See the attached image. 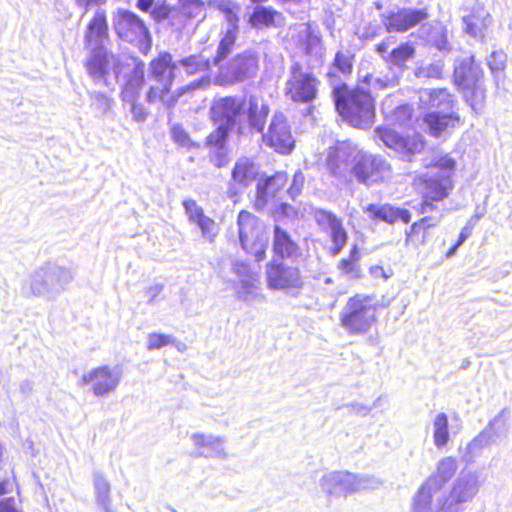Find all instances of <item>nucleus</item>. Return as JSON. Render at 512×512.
I'll list each match as a JSON object with an SVG mask.
<instances>
[{
    "mask_svg": "<svg viewBox=\"0 0 512 512\" xmlns=\"http://www.w3.org/2000/svg\"><path fill=\"white\" fill-rule=\"evenodd\" d=\"M0 512H20L16 506L15 501L12 497L6 498L0 501Z\"/></svg>",
    "mask_w": 512,
    "mask_h": 512,
    "instance_id": "obj_50",
    "label": "nucleus"
},
{
    "mask_svg": "<svg viewBox=\"0 0 512 512\" xmlns=\"http://www.w3.org/2000/svg\"><path fill=\"white\" fill-rule=\"evenodd\" d=\"M128 104L131 106V112L136 121H144L146 119L147 111L143 105L137 103V101Z\"/></svg>",
    "mask_w": 512,
    "mask_h": 512,
    "instance_id": "obj_47",
    "label": "nucleus"
},
{
    "mask_svg": "<svg viewBox=\"0 0 512 512\" xmlns=\"http://www.w3.org/2000/svg\"><path fill=\"white\" fill-rule=\"evenodd\" d=\"M173 8L165 2L160 3L148 11L155 21H163L170 17Z\"/></svg>",
    "mask_w": 512,
    "mask_h": 512,
    "instance_id": "obj_41",
    "label": "nucleus"
},
{
    "mask_svg": "<svg viewBox=\"0 0 512 512\" xmlns=\"http://www.w3.org/2000/svg\"><path fill=\"white\" fill-rule=\"evenodd\" d=\"M435 226L431 223V217L420 218L406 232L405 244L416 249L426 245L431 236L430 230Z\"/></svg>",
    "mask_w": 512,
    "mask_h": 512,
    "instance_id": "obj_24",
    "label": "nucleus"
},
{
    "mask_svg": "<svg viewBox=\"0 0 512 512\" xmlns=\"http://www.w3.org/2000/svg\"><path fill=\"white\" fill-rule=\"evenodd\" d=\"M176 10L184 22L196 19L204 14L203 0H177Z\"/></svg>",
    "mask_w": 512,
    "mask_h": 512,
    "instance_id": "obj_31",
    "label": "nucleus"
},
{
    "mask_svg": "<svg viewBox=\"0 0 512 512\" xmlns=\"http://www.w3.org/2000/svg\"><path fill=\"white\" fill-rule=\"evenodd\" d=\"M365 211L372 220H380L388 224H394L398 221L408 224L412 219V214L408 209L394 207L391 204H369Z\"/></svg>",
    "mask_w": 512,
    "mask_h": 512,
    "instance_id": "obj_21",
    "label": "nucleus"
},
{
    "mask_svg": "<svg viewBox=\"0 0 512 512\" xmlns=\"http://www.w3.org/2000/svg\"><path fill=\"white\" fill-rule=\"evenodd\" d=\"M316 221L323 230L329 232L333 243L330 248V254L334 256L339 254L348 240V234L341 220L330 211L320 210L316 213Z\"/></svg>",
    "mask_w": 512,
    "mask_h": 512,
    "instance_id": "obj_18",
    "label": "nucleus"
},
{
    "mask_svg": "<svg viewBox=\"0 0 512 512\" xmlns=\"http://www.w3.org/2000/svg\"><path fill=\"white\" fill-rule=\"evenodd\" d=\"M273 234L272 251L274 257L272 259L285 260L300 254L298 244L287 231L276 225L274 226Z\"/></svg>",
    "mask_w": 512,
    "mask_h": 512,
    "instance_id": "obj_22",
    "label": "nucleus"
},
{
    "mask_svg": "<svg viewBox=\"0 0 512 512\" xmlns=\"http://www.w3.org/2000/svg\"><path fill=\"white\" fill-rule=\"evenodd\" d=\"M92 98V105L95 106V108L107 111L111 107L112 100L109 96H107L104 93H94L91 96Z\"/></svg>",
    "mask_w": 512,
    "mask_h": 512,
    "instance_id": "obj_43",
    "label": "nucleus"
},
{
    "mask_svg": "<svg viewBox=\"0 0 512 512\" xmlns=\"http://www.w3.org/2000/svg\"><path fill=\"white\" fill-rule=\"evenodd\" d=\"M282 13L265 6H256L249 16V24L256 29L276 26L277 20H282Z\"/></svg>",
    "mask_w": 512,
    "mask_h": 512,
    "instance_id": "obj_27",
    "label": "nucleus"
},
{
    "mask_svg": "<svg viewBox=\"0 0 512 512\" xmlns=\"http://www.w3.org/2000/svg\"><path fill=\"white\" fill-rule=\"evenodd\" d=\"M194 224L199 227L202 235L208 238L210 241H213L219 232V226L217 223L205 214L197 219Z\"/></svg>",
    "mask_w": 512,
    "mask_h": 512,
    "instance_id": "obj_35",
    "label": "nucleus"
},
{
    "mask_svg": "<svg viewBox=\"0 0 512 512\" xmlns=\"http://www.w3.org/2000/svg\"><path fill=\"white\" fill-rule=\"evenodd\" d=\"M265 281L269 290L293 295L305 286V277L300 267L281 259H271L266 264Z\"/></svg>",
    "mask_w": 512,
    "mask_h": 512,
    "instance_id": "obj_6",
    "label": "nucleus"
},
{
    "mask_svg": "<svg viewBox=\"0 0 512 512\" xmlns=\"http://www.w3.org/2000/svg\"><path fill=\"white\" fill-rule=\"evenodd\" d=\"M183 207L185 209V213L188 217V220L192 223H194L203 214H205L203 208L199 206L197 202L193 199L184 200Z\"/></svg>",
    "mask_w": 512,
    "mask_h": 512,
    "instance_id": "obj_40",
    "label": "nucleus"
},
{
    "mask_svg": "<svg viewBox=\"0 0 512 512\" xmlns=\"http://www.w3.org/2000/svg\"><path fill=\"white\" fill-rule=\"evenodd\" d=\"M507 56L503 51H494L487 60L491 72L498 77L505 68Z\"/></svg>",
    "mask_w": 512,
    "mask_h": 512,
    "instance_id": "obj_39",
    "label": "nucleus"
},
{
    "mask_svg": "<svg viewBox=\"0 0 512 512\" xmlns=\"http://www.w3.org/2000/svg\"><path fill=\"white\" fill-rule=\"evenodd\" d=\"M243 104V99L236 96H224L213 100L209 117L218 126L206 137V147L222 149L226 146L230 132H235L238 137L246 135L245 125L239 121Z\"/></svg>",
    "mask_w": 512,
    "mask_h": 512,
    "instance_id": "obj_2",
    "label": "nucleus"
},
{
    "mask_svg": "<svg viewBox=\"0 0 512 512\" xmlns=\"http://www.w3.org/2000/svg\"><path fill=\"white\" fill-rule=\"evenodd\" d=\"M414 53L415 49L410 43H402L385 57V61L396 66H402L407 60L413 57Z\"/></svg>",
    "mask_w": 512,
    "mask_h": 512,
    "instance_id": "obj_33",
    "label": "nucleus"
},
{
    "mask_svg": "<svg viewBox=\"0 0 512 512\" xmlns=\"http://www.w3.org/2000/svg\"><path fill=\"white\" fill-rule=\"evenodd\" d=\"M439 469H445L448 472H450V474H453L455 470V463L453 460L450 459L444 460L441 462Z\"/></svg>",
    "mask_w": 512,
    "mask_h": 512,
    "instance_id": "obj_59",
    "label": "nucleus"
},
{
    "mask_svg": "<svg viewBox=\"0 0 512 512\" xmlns=\"http://www.w3.org/2000/svg\"><path fill=\"white\" fill-rule=\"evenodd\" d=\"M349 173L358 183L371 187L386 182L392 175V167L381 156L360 151L353 158Z\"/></svg>",
    "mask_w": 512,
    "mask_h": 512,
    "instance_id": "obj_10",
    "label": "nucleus"
},
{
    "mask_svg": "<svg viewBox=\"0 0 512 512\" xmlns=\"http://www.w3.org/2000/svg\"><path fill=\"white\" fill-rule=\"evenodd\" d=\"M449 440L448 417L440 413L434 420V443L437 447H443Z\"/></svg>",
    "mask_w": 512,
    "mask_h": 512,
    "instance_id": "obj_34",
    "label": "nucleus"
},
{
    "mask_svg": "<svg viewBox=\"0 0 512 512\" xmlns=\"http://www.w3.org/2000/svg\"><path fill=\"white\" fill-rule=\"evenodd\" d=\"M264 143L282 155L290 154L295 148L290 125L282 115H274L268 131L262 135Z\"/></svg>",
    "mask_w": 512,
    "mask_h": 512,
    "instance_id": "obj_13",
    "label": "nucleus"
},
{
    "mask_svg": "<svg viewBox=\"0 0 512 512\" xmlns=\"http://www.w3.org/2000/svg\"><path fill=\"white\" fill-rule=\"evenodd\" d=\"M371 295L356 293L348 298L340 314V324L350 335L367 333L377 322L378 305L372 303Z\"/></svg>",
    "mask_w": 512,
    "mask_h": 512,
    "instance_id": "obj_5",
    "label": "nucleus"
},
{
    "mask_svg": "<svg viewBox=\"0 0 512 512\" xmlns=\"http://www.w3.org/2000/svg\"><path fill=\"white\" fill-rule=\"evenodd\" d=\"M120 373L102 365L84 373L80 378L82 385H88L94 395L104 396L114 391L120 382Z\"/></svg>",
    "mask_w": 512,
    "mask_h": 512,
    "instance_id": "obj_14",
    "label": "nucleus"
},
{
    "mask_svg": "<svg viewBox=\"0 0 512 512\" xmlns=\"http://www.w3.org/2000/svg\"><path fill=\"white\" fill-rule=\"evenodd\" d=\"M361 251L357 245H353L346 258H342L338 264L337 269L342 274L351 279H359L362 277V270L360 266Z\"/></svg>",
    "mask_w": 512,
    "mask_h": 512,
    "instance_id": "obj_28",
    "label": "nucleus"
},
{
    "mask_svg": "<svg viewBox=\"0 0 512 512\" xmlns=\"http://www.w3.org/2000/svg\"><path fill=\"white\" fill-rule=\"evenodd\" d=\"M430 97L433 99V101L436 99V98H440L441 100L447 102L448 104L451 102L449 100V95L448 93H446L445 90H433L431 93H430Z\"/></svg>",
    "mask_w": 512,
    "mask_h": 512,
    "instance_id": "obj_54",
    "label": "nucleus"
},
{
    "mask_svg": "<svg viewBox=\"0 0 512 512\" xmlns=\"http://www.w3.org/2000/svg\"><path fill=\"white\" fill-rule=\"evenodd\" d=\"M172 138L176 143L182 146H189L190 144V138L188 133L179 126L174 127L172 129Z\"/></svg>",
    "mask_w": 512,
    "mask_h": 512,
    "instance_id": "obj_45",
    "label": "nucleus"
},
{
    "mask_svg": "<svg viewBox=\"0 0 512 512\" xmlns=\"http://www.w3.org/2000/svg\"><path fill=\"white\" fill-rule=\"evenodd\" d=\"M335 109L350 126L358 129L369 128L376 118V103L370 91L345 83L333 87Z\"/></svg>",
    "mask_w": 512,
    "mask_h": 512,
    "instance_id": "obj_1",
    "label": "nucleus"
},
{
    "mask_svg": "<svg viewBox=\"0 0 512 512\" xmlns=\"http://www.w3.org/2000/svg\"><path fill=\"white\" fill-rule=\"evenodd\" d=\"M255 178L253 163L246 159H239L232 170V182L238 187H248Z\"/></svg>",
    "mask_w": 512,
    "mask_h": 512,
    "instance_id": "obj_29",
    "label": "nucleus"
},
{
    "mask_svg": "<svg viewBox=\"0 0 512 512\" xmlns=\"http://www.w3.org/2000/svg\"><path fill=\"white\" fill-rule=\"evenodd\" d=\"M370 274L372 275V277L378 279V278H383V279H388L392 272L391 270H385V268L381 265H375V266H372L370 268Z\"/></svg>",
    "mask_w": 512,
    "mask_h": 512,
    "instance_id": "obj_49",
    "label": "nucleus"
},
{
    "mask_svg": "<svg viewBox=\"0 0 512 512\" xmlns=\"http://www.w3.org/2000/svg\"><path fill=\"white\" fill-rule=\"evenodd\" d=\"M289 210L290 206L286 203H282L275 209L274 214L278 218L285 217L287 216Z\"/></svg>",
    "mask_w": 512,
    "mask_h": 512,
    "instance_id": "obj_58",
    "label": "nucleus"
},
{
    "mask_svg": "<svg viewBox=\"0 0 512 512\" xmlns=\"http://www.w3.org/2000/svg\"><path fill=\"white\" fill-rule=\"evenodd\" d=\"M395 114H400L404 121L409 122L411 120V112L410 109L406 106H399L394 110Z\"/></svg>",
    "mask_w": 512,
    "mask_h": 512,
    "instance_id": "obj_55",
    "label": "nucleus"
},
{
    "mask_svg": "<svg viewBox=\"0 0 512 512\" xmlns=\"http://www.w3.org/2000/svg\"><path fill=\"white\" fill-rule=\"evenodd\" d=\"M239 266H241V267H245V266H246V264H245V263H240V264H239Z\"/></svg>",
    "mask_w": 512,
    "mask_h": 512,
    "instance_id": "obj_62",
    "label": "nucleus"
},
{
    "mask_svg": "<svg viewBox=\"0 0 512 512\" xmlns=\"http://www.w3.org/2000/svg\"><path fill=\"white\" fill-rule=\"evenodd\" d=\"M7 493V481L0 482V496Z\"/></svg>",
    "mask_w": 512,
    "mask_h": 512,
    "instance_id": "obj_61",
    "label": "nucleus"
},
{
    "mask_svg": "<svg viewBox=\"0 0 512 512\" xmlns=\"http://www.w3.org/2000/svg\"><path fill=\"white\" fill-rule=\"evenodd\" d=\"M505 426V418L502 414L496 416L489 424V427L486 428L485 433L488 434L490 431H494L495 434L499 435ZM484 432H482V436Z\"/></svg>",
    "mask_w": 512,
    "mask_h": 512,
    "instance_id": "obj_46",
    "label": "nucleus"
},
{
    "mask_svg": "<svg viewBox=\"0 0 512 512\" xmlns=\"http://www.w3.org/2000/svg\"><path fill=\"white\" fill-rule=\"evenodd\" d=\"M180 66L190 76L207 74L211 71V62L202 54H192L179 60Z\"/></svg>",
    "mask_w": 512,
    "mask_h": 512,
    "instance_id": "obj_30",
    "label": "nucleus"
},
{
    "mask_svg": "<svg viewBox=\"0 0 512 512\" xmlns=\"http://www.w3.org/2000/svg\"><path fill=\"white\" fill-rule=\"evenodd\" d=\"M225 146L222 149L215 148L216 151L211 157V162L218 168L225 167L229 163V157L226 151H224Z\"/></svg>",
    "mask_w": 512,
    "mask_h": 512,
    "instance_id": "obj_44",
    "label": "nucleus"
},
{
    "mask_svg": "<svg viewBox=\"0 0 512 512\" xmlns=\"http://www.w3.org/2000/svg\"><path fill=\"white\" fill-rule=\"evenodd\" d=\"M211 79L209 76L202 77L199 80L194 81L189 85V88L191 89H197L202 87H207L210 85Z\"/></svg>",
    "mask_w": 512,
    "mask_h": 512,
    "instance_id": "obj_52",
    "label": "nucleus"
},
{
    "mask_svg": "<svg viewBox=\"0 0 512 512\" xmlns=\"http://www.w3.org/2000/svg\"><path fill=\"white\" fill-rule=\"evenodd\" d=\"M332 65L336 70L341 72L343 75H350L353 70V57L346 55L342 51H338L335 54Z\"/></svg>",
    "mask_w": 512,
    "mask_h": 512,
    "instance_id": "obj_38",
    "label": "nucleus"
},
{
    "mask_svg": "<svg viewBox=\"0 0 512 512\" xmlns=\"http://www.w3.org/2000/svg\"><path fill=\"white\" fill-rule=\"evenodd\" d=\"M114 30L118 38L136 46L147 55L152 46V37L145 22L135 13L119 10L114 20Z\"/></svg>",
    "mask_w": 512,
    "mask_h": 512,
    "instance_id": "obj_9",
    "label": "nucleus"
},
{
    "mask_svg": "<svg viewBox=\"0 0 512 512\" xmlns=\"http://www.w3.org/2000/svg\"><path fill=\"white\" fill-rule=\"evenodd\" d=\"M375 134L387 148L401 154L408 161L424 148V141L420 137L403 136L389 126L376 127Z\"/></svg>",
    "mask_w": 512,
    "mask_h": 512,
    "instance_id": "obj_12",
    "label": "nucleus"
},
{
    "mask_svg": "<svg viewBox=\"0 0 512 512\" xmlns=\"http://www.w3.org/2000/svg\"><path fill=\"white\" fill-rule=\"evenodd\" d=\"M303 184H304V176H303L302 172L298 171L294 174L292 183L289 186V188L287 189V193L291 196L292 199H294L301 193Z\"/></svg>",
    "mask_w": 512,
    "mask_h": 512,
    "instance_id": "obj_42",
    "label": "nucleus"
},
{
    "mask_svg": "<svg viewBox=\"0 0 512 512\" xmlns=\"http://www.w3.org/2000/svg\"><path fill=\"white\" fill-rule=\"evenodd\" d=\"M109 39V26L105 11H97L87 25L84 42L86 47Z\"/></svg>",
    "mask_w": 512,
    "mask_h": 512,
    "instance_id": "obj_23",
    "label": "nucleus"
},
{
    "mask_svg": "<svg viewBox=\"0 0 512 512\" xmlns=\"http://www.w3.org/2000/svg\"><path fill=\"white\" fill-rule=\"evenodd\" d=\"M218 10L224 15L225 21L232 26L231 29H235L237 32L239 23V5H232L229 2L222 1L218 5Z\"/></svg>",
    "mask_w": 512,
    "mask_h": 512,
    "instance_id": "obj_36",
    "label": "nucleus"
},
{
    "mask_svg": "<svg viewBox=\"0 0 512 512\" xmlns=\"http://www.w3.org/2000/svg\"><path fill=\"white\" fill-rule=\"evenodd\" d=\"M428 18L425 9H399L388 13L383 20L388 32H405Z\"/></svg>",
    "mask_w": 512,
    "mask_h": 512,
    "instance_id": "obj_19",
    "label": "nucleus"
},
{
    "mask_svg": "<svg viewBox=\"0 0 512 512\" xmlns=\"http://www.w3.org/2000/svg\"><path fill=\"white\" fill-rule=\"evenodd\" d=\"M259 70V57L255 51L244 50L237 53L225 64L219 65L214 82L219 86H232L256 76Z\"/></svg>",
    "mask_w": 512,
    "mask_h": 512,
    "instance_id": "obj_8",
    "label": "nucleus"
},
{
    "mask_svg": "<svg viewBox=\"0 0 512 512\" xmlns=\"http://www.w3.org/2000/svg\"><path fill=\"white\" fill-rule=\"evenodd\" d=\"M155 0H138L136 7L142 12H148L153 7Z\"/></svg>",
    "mask_w": 512,
    "mask_h": 512,
    "instance_id": "obj_53",
    "label": "nucleus"
},
{
    "mask_svg": "<svg viewBox=\"0 0 512 512\" xmlns=\"http://www.w3.org/2000/svg\"><path fill=\"white\" fill-rule=\"evenodd\" d=\"M177 64L171 53L163 51L149 62V78L151 84L146 93L148 103L161 102L166 108H173L186 88L173 91Z\"/></svg>",
    "mask_w": 512,
    "mask_h": 512,
    "instance_id": "obj_3",
    "label": "nucleus"
},
{
    "mask_svg": "<svg viewBox=\"0 0 512 512\" xmlns=\"http://www.w3.org/2000/svg\"><path fill=\"white\" fill-rule=\"evenodd\" d=\"M238 235L241 247L261 262L266 258L267 240L261 220L247 210H241L237 216Z\"/></svg>",
    "mask_w": 512,
    "mask_h": 512,
    "instance_id": "obj_7",
    "label": "nucleus"
},
{
    "mask_svg": "<svg viewBox=\"0 0 512 512\" xmlns=\"http://www.w3.org/2000/svg\"><path fill=\"white\" fill-rule=\"evenodd\" d=\"M133 67L121 89V99L125 103L138 101L145 84V64L142 60L132 58Z\"/></svg>",
    "mask_w": 512,
    "mask_h": 512,
    "instance_id": "obj_20",
    "label": "nucleus"
},
{
    "mask_svg": "<svg viewBox=\"0 0 512 512\" xmlns=\"http://www.w3.org/2000/svg\"><path fill=\"white\" fill-rule=\"evenodd\" d=\"M431 135L439 137L442 133L454 128L459 123V118L453 114L427 113L424 116Z\"/></svg>",
    "mask_w": 512,
    "mask_h": 512,
    "instance_id": "obj_26",
    "label": "nucleus"
},
{
    "mask_svg": "<svg viewBox=\"0 0 512 512\" xmlns=\"http://www.w3.org/2000/svg\"><path fill=\"white\" fill-rule=\"evenodd\" d=\"M243 102L245 104H243L242 115L246 116L247 121L246 135L263 133L270 113L269 104L255 95L243 98Z\"/></svg>",
    "mask_w": 512,
    "mask_h": 512,
    "instance_id": "obj_16",
    "label": "nucleus"
},
{
    "mask_svg": "<svg viewBox=\"0 0 512 512\" xmlns=\"http://www.w3.org/2000/svg\"><path fill=\"white\" fill-rule=\"evenodd\" d=\"M78 6H83L88 8L92 5H102L106 2V0H75Z\"/></svg>",
    "mask_w": 512,
    "mask_h": 512,
    "instance_id": "obj_56",
    "label": "nucleus"
},
{
    "mask_svg": "<svg viewBox=\"0 0 512 512\" xmlns=\"http://www.w3.org/2000/svg\"><path fill=\"white\" fill-rule=\"evenodd\" d=\"M288 182V174L284 171L275 172L273 175L261 179L256 186V196L253 200V208L263 211L270 199H277L284 192Z\"/></svg>",
    "mask_w": 512,
    "mask_h": 512,
    "instance_id": "obj_15",
    "label": "nucleus"
},
{
    "mask_svg": "<svg viewBox=\"0 0 512 512\" xmlns=\"http://www.w3.org/2000/svg\"><path fill=\"white\" fill-rule=\"evenodd\" d=\"M237 40L235 29H228L220 39L216 54L213 58V64L219 65L234 49Z\"/></svg>",
    "mask_w": 512,
    "mask_h": 512,
    "instance_id": "obj_32",
    "label": "nucleus"
},
{
    "mask_svg": "<svg viewBox=\"0 0 512 512\" xmlns=\"http://www.w3.org/2000/svg\"><path fill=\"white\" fill-rule=\"evenodd\" d=\"M468 237V232L466 230H463L457 242L446 252V256L449 257L454 254V252L457 250V248L465 241V239Z\"/></svg>",
    "mask_w": 512,
    "mask_h": 512,
    "instance_id": "obj_51",
    "label": "nucleus"
},
{
    "mask_svg": "<svg viewBox=\"0 0 512 512\" xmlns=\"http://www.w3.org/2000/svg\"><path fill=\"white\" fill-rule=\"evenodd\" d=\"M320 84L316 75L305 72L299 64H294L286 81L284 94L293 103L308 104L317 99Z\"/></svg>",
    "mask_w": 512,
    "mask_h": 512,
    "instance_id": "obj_11",
    "label": "nucleus"
},
{
    "mask_svg": "<svg viewBox=\"0 0 512 512\" xmlns=\"http://www.w3.org/2000/svg\"><path fill=\"white\" fill-rule=\"evenodd\" d=\"M96 490L99 501L104 503L108 499V493L110 490L109 484L104 480H99L96 483Z\"/></svg>",
    "mask_w": 512,
    "mask_h": 512,
    "instance_id": "obj_48",
    "label": "nucleus"
},
{
    "mask_svg": "<svg viewBox=\"0 0 512 512\" xmlns=\"http://www.w3.org/2000/svg\"><path fill=\"white\" fill-rule=\"evenodd\" d=\"M128 66L127 64L121 62L120 60H117L115 63H114V73H115V76L118 78L120 75H122L124 73V68Z\"/></svg>",
    "mask_w": 512,
    "mask_h": 512,
    "instance_id": "obj_60",
    "label": "nucleus"
},
{
    "mask_svg": "<svg viewBox=\"0 0 512 512\" xmlns=\"http://www.w3.org/2000/svg\"><path fill=\"white\" fill-rule=\"evenodd\" d=\"M358 152L351 141H337L327 152L326 166L330 174L335 177H344L348 162H353V158Z\"/></svg>",
    "mask_w": 512,
    "mask_h": 512,
    "instance_id": "obj_17",
    "label": "nucleus"
},
{
    "mask_svg": "<svg viewBox=\"0 0 512 512\" xmlns=\"http://www.w3.org/2000/svg\"><path fill=\"white\" fill-rule=\"evenodd\" d=\"M431 166L447 172L445 175L419 178L416 186L422 198L418 212L424 214L436 208L438 202L446 199L453 189L451 174L455 168V162L449 157L436 160Z\"/></svg>",
    "mask_w": 512,
    "mask_h": 512,
    "instance_id": "obj_4",
    "label": "nucleus"
},
{
    "mask_svg": "<svg viewBox=\"0 0 512 512\" xmlns=\"http://www.w3.org/2000/svg\"><path fill=\"white\" fill-rule=\"evenodd\" d=\"M174 343L175 339L171 335L152 332L148 335L147 338V349L156 350L168 345H172Z\"/></svg>",
    "mask_w": 512,
    "mask_h": 512,
    "instance_id": "obj_37",
    "label": "nucleus"
},
{
    "mask_svg": "<svg viewBox=\"0 0 512 512\" xmlns=\"http://www.w3.org/2000/svg\"><path fill=\"white\" fill-rule=\"evenodd\" d=\"M388 47H389V43L386 42V41H383V42H380L375 50L376 52L382 56V58L385 60V57H387L389 54L387 53L388 52Z\"/></svg>",
    "mask_w": 512,
    "mask_h": 512,
    "instance_id": "obj_57",
    "label": "nucleus"
},
{
    "mask_svg": "<svg viewBox=\"0 0 512 512\" xmlns=\"http://www.w3.org/2000/svg\"><path fill=\"white\" fill-rule=\"evenodd\" d=\"M110 55L103 48H95L85 63L88 74L93 79L105 78L109 72Z\"/></svg>",
    "mask_w": 512,
    "mask_h": 512,
    "instance_id": "obj_25",
    "label": "nucleus"
}]
</instances>
